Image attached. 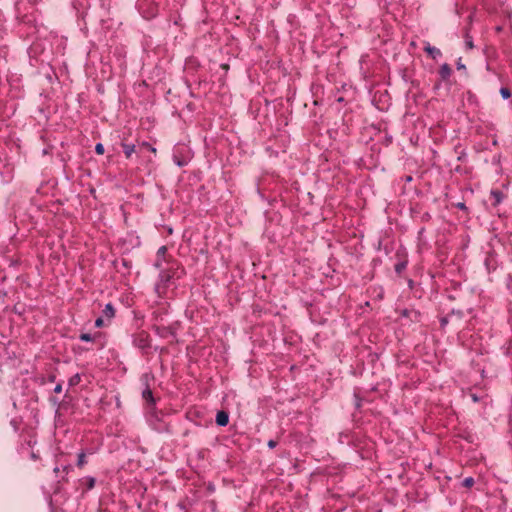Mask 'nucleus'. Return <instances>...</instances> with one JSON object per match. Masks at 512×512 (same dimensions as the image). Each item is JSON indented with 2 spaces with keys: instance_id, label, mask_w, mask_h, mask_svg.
<instances>
[{
  "instance_id": "obj_9",
  "label": "nucleus",
  "mask_w": 512,
  "mask_h": 512,
  "mask_svg": "<svg viewBox=\"0 0 512 512\" xmlns=\"http://www.w3.org/2000/svg\"><path fill=\"white\" fill-rule=\"evenodd\" d=\"M407 266V262L406 261H401V262H398L395 264V272L397 274H401L403 270H405Z\"/></svg>"
},
{
  "instance_id": "obj_27",
  "label": "nucleus",
  "mask_w": 512,
  "mask_h": 512,
  "mask_svg": "<svg viewBox=\"0 0 512 512\" xmlns=\"http://www.w3.org/2000/svg\"><path fill=\"white\" fill-rule=\"evenodd\" d=\"M467 45H468L470 48H472V47H473L472 42H467Z\"/></svg>"
},
{
  "instance_id": "obj_14",
  "label": "nucleus",
  "mask_w": 512,
  "mask_h": 512,
  "mask_svg": "<svg viewBox=\"0 0 512 512\" xmlns=\"http://www.w3.org/2000/svg\"><path fill=\"white\" fill-rule=\"evenodd\" d=\"M80 339H81L82 341H86V342H88V341H91V340H92V337H91V335H90V334H88V333H83V334H81V335H80Z\"/></svg>"
},
{
  "instance_id": "obj_6",
  "label": "nucleus",
  "mask_w": 512,
  "mask_h": 512,
  "mask_svg": "<svg viewBox=\"0 0 512 512\" xmlns=\"http://www.w3.org/2000/svg\"><path fill=\"white\" fill-rule=\"evenodd\" d=\"M491 197L494 199V205H498L502 202L503 198H504V195L501 191L499 190H492L491 191Z\"/></svg>"
},
{
  "instance_id": "obj_17",
  "label": "nucleus",
  "mask_w": 512,
  "mask_h": 512,
  "mask_svg": "<svg viewBox=\"0 0 512 512\" xmlns=\"http://www.w3.org/2000/svg\"><path fill=\"white\" fill-rule=\"evenodd\" d=\"M103 324H104L103 318L100 317V318L96 319V321H95V326L96 327H102Z\"/></svg>"
},
{
  "instance_id": "obj_8",
  "label": "nucleus",
  "mask_w": 512,
  "mask_h": 512,
  "mask_svg": "<svg viewBox=\"0 0 512 512\" xmlns=\"http://www.w3.org/2000/svg\"><path fill=\"white\" fill-rule=\"evenodd\" d=\"M124 153L127 158H130L131 155L135 152V146L129 144H123Z\"/></svg>"
},
{
  "instance_id": "obj_3",
  "label": "nucleus",
  "mask_w": 512,
  "mask_h": 512,
  "mask_svg": "<svg viewBox=\"0 0 512 512\" xmlns=\"http://www.w3.org/2000/svg\"><path fill=\"white\" fill-rule=\"evenodd\" d=\"M451 74H452L451 67L447 63H444L439 69L440 77L442 78V80H448L450 78Z\"/></svg>"
},
{
  "instance_id": "obj_21",
  "label": "nucleus",
  "mask_w": 512,
  "mask_h": 512,
  "mask_svg": "<svg viewBox=\"0 0 512 512\" xmlns=\"http://www.w3.org/2000/svg\"><path fill=\"white\" fill-rule=\"evenodd\" d=\"M440 323H441V326H442V327H444L445 325H447V323H448L447 318H442V319L440 320Z\"/></svg>"
},
{
  "instance_id": "obj_16",
  "label": "nucleus",
  "mask_w": 512,
  "mask_h": 512,
  "mask_svg": "<svg viewBox=\"0 0 512 512\" xmlns=\"http://www.w3.org/2000/svg\"><path fill=\"white\" fill-rule=\"evenodd\" d=\"M455 206L458 209L463 210V211H467L468 210V208L466 207L465 203H463V202H458V203L455 204Z\"/></svg>"
},
{
  "instance_id": "obj_25",
  "label": "nucleus",
  "mask_w": 512,
  "mask_h": 512,
  "mask_svg": "<svg viewBox=\"0 0 512 512\" xmlns=\"http://www.w3.org/2000/svg\"><path fill=\"white\" fill-rule=\"evenodd\" d=\"M175 162H176V164H177L178 166H180V167H181V166H183V165L185 164L183 161H181V160H177V159H175Z\"/></svg>"
},
{
  "instance_id": "obj_15",
  "label": "nucleus",
  "mask_w": 512,
  "mask_h": 512,
  "mask_svg": "<svg viewBox=\"0 0 512 512\" xmlns=\"http://www.w3.org/2000/svg\"><path fill=\"white\" fill-rule=\"evenodd\" d=\"M85 464V455L83 453L78 456V465L83 466Z\"/></svg>"
},
{
  "instance_id": "obj_18",
  "label": "nucleus",
  "mask_w": 512,
  "mask_h": 512,
  "mask_svg": "<svg viewBox=\"0 0 512 512\" xmlns=\"http://www.w3.org/2000/svg\"><path fill=\"white\" fill-rule=\"evenodd\" d=\"M166 250H167L166 247L162 246V247L159 248L158 254L159 255H164L166 253Z\"/></svg>"
},
{
  "instance_id": "obj_4",
  "label": "nucleus",
  "mask_w": 512,
  "mask_h": 512,
  "mask_svg": "<svg viewBox=\"0 0 512 512\" xmlns=\"http://www.w3.org/2000/svg\"><path fill=\"white\" fill-rule=\"evenodd\" d=\"M229 422L228 414L224 411H220L216 415V423L219 426H226Z\"/></svg>"
},
{
  "instance_id": "obj_7",
  "label": "nucleus",
  "mask_w": 512,
  "mask_h": 512,
  "mask_svg": "<svg viewBox=\"0 0 512 512\" xmlns=\"http://www.w3.org/2000/svg\"><path fill=\"white\" fill-rule=\"evenodd\" d=\"M114 308L111 304H107L103 310V315L107 318V319H111L114 317Z\"/></svg>"
},
{
  "instance_id": "obj_10",
  "label": "nucleus",
  "mask_w": 512,
  "mask_h": 512,
  "mask_svg": "<svg viewBox=\"0 0 512 512\" xmlns=\"http://www.w3.org/2000/svg\"><path fill=\"white\" fill-rule=\"evenodd\" d=\"M475 481L473 477H467L463 480L462 485L466 488H470L474 485Z\"/></svg>"
},
{
  "instance_id": "obj_1",
  "label": "nucleus",
  "mask_w": 512,
  "mask_h": 512,
  "mask_svg": "<svg viewBox=\"0 0 512 512\" xmlns=\"http://www.w3.org/2000/svg\"><path fill=\"white\" fill-rule=\"evenodd\" d=\"M401 316L410 319L412 322H418L420 319V313L414 309L402 310Z\"/></svg>"
},
{
  "instance_id": "obj_11",
  "label": "nucleus",
  "mask_w": 512,
  "mask_h": 512,
  "mask_svg": "<svg viewBox=\"0 0 512 512\" xmlns=\"http://www.w3.org/2000/svg\"><path fill=\"white\" fill-rule=\"evenodd\" d=\"M500 94H501L503 99H508V98L511 97V91L508 88H506V87H502L500 89Z\"/></svg>"
},
{
  "instance_id": "obj_23",
  "label": "nucleus",
  "mask_w": 512,
  "mask_h": 512,
  "mask_svg": "<svg viewBox=\"0 0 512 512\" xmlns=\"http://www.w3.org/2000/svg\"><path fill=\"white\" fill-rule=\"evenodd\" d=\"M457 69H465V65L462 64L460 61L457 63Z\"/></svg>"
},
{
  "instance_id": "obj_12",
  "label": "nucleus",
  "mask_w": 512,
  "mask_h": 512,
  "mask_svg": "<svg viewBox=\"0 0 512 512\" xmlns=\"http://www.w3.org/2000/svg\"><path fill=\"white\" fill-rule=\"evenodd\" d=\"M141 147L146 148L147 150L151 151V152H152V153H154V154L156 153V148H155V147H153V146H151V145H150L149 143H147V142H143V143L141 144Z\"/></svg>"
},
{
  "instance_id": "obj_24",
  "label": "nucleus",
  "mask_w": 512,
  "mask_h": 512,
  "mask_svg": "<svg viewBox=\"0 0 512 512\" xmlns=\"http://www.w3.org/2000/svg\"><path fill=\"white\" fill-rule=\"evenodd\" d=\"M354 406H356V407H359V406H360V404H359V402H358V399H357V397H356V395H355V394H354Z\"/></svg>"
},
{
  "instance_id": "obj_13",
  "label": "nucleus",
  "mask_w": 512,
  "mask_h": 512,
  "mask_svg": "<svg viewBox=\"0 0 512 512\" xmlns=\"http://www.w3.org/2000/svg\"><path fill=\"white\" fill-rule=\"evenodd\" d=\"M95 151L97 154H103L104 153V146L101 143L96 144Z\"/></svg>"
},
{
  "instance_id": "obj_2",
  "label": "nucleus",
  "mask_w": 512,
  "mask_h": 512,
  "mask_svg": "<svg viewBox=\"0 0 512 512\" xmlns=\"http://www.w3.org/2000/svg\"><path fill=\"white\" fill-rule=\"evenodd\" d=\"M424 51L434 60L442 56L440 49L431 46L429 43H426Z\"/></svg>"
},
{
  "instance_id": "obj_19",
  "label": "nucleus",
  "mask_w": 512,
  "mask_h": 512,
  "mask_svg": "<svg viewBox=\"0 0 512 512\" xmlns=\"http://www.w3.org/2000/svg\"><path fill=\"white\" fill-rule=\"evenodd\" d=\"M62 391V386L60 384L56 385L54 388L55 393H60Z\"/></svg>"
},
{
  "instance_id": "obj_26",
  "label": "nucleus",
  "mask_w": 512,
  "mask_h": 512,
  "mask_svg": "<svg viewBox=\"0 0 512 512\" xmlns=\"http://www.w3.org/2000/svg\"><path fill=\"white\" fill-rule=\"evenodd\" d=\"M78 381V376H75V378L71 379V384H74Z\"/></svg>"
},
{
  "instance_id": "obj_22",
  "label": "nucleus",
  "mask_w": 512,
  "mask_h": 512,
  "mask_svg": "<svg viewBox=\"0 0 512 512\" xmlns=\"http://www.w3.org/2000/svg\"><path fill=\"white\" fill-rule=\"evenodd\" d=\"M471 398L473 402H478L480 400L476 394H471Z\"/></svg>"
},
{
  "instance_id": "obj_20",
  "label": "nucleus",
  "mask_w": 512,
  "mask_h": 512,
  "mask_svg": "<svg viewBox=\"0 0 512 512\" xmlns=\"http://www.w3.org/2000/svg\"><path fill=\"white\" fill-rule=\"evenodd\" d=\"M276 445H277V443H276V441H274V440H270V441L268 442V446H269V448H274Z\"/></svg>"
},
{
  "instance_id": "obj_5",
  "label": "nucleus",
  "mask_w": 512,
  "mask_h": 512,
  "mask_svg": "<svg viewBox=\"0 0 512 512\" xmlns=\"http://www.w3.org/2000/svg\"><path fill=\"white\" fill-rule=\"evenodd\" d=\"M142 397L148 404H150V405L155 404V399L153 397L152 391L149 388H146L145 390H143Z\"/></svg>"
}]
</instances>
